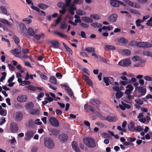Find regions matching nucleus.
Returning a JSON list of instances; mask_svg holds the SVG:
<instances>
[{"mask_svg": "<svg viewBox=\"0 0 152 152\" xmlns=\"http://www.w3.org/2000/svg\"><path fill=\"white\" fill-rule=\"evenodd\" d=\"M72 0H64L65 5L66 7H69L68 10L69 12L72 15H74L75 13L74 11L77 9L75 7H73L72 3H71Z\"/></svg>", "mask_w": 152, "mask_h": 152, "instance_id": "f257e3e1", "label": "nucleus"}, {"mask_svg": "<svg viewBox=\"0 0 152 152\" xmlns=\"http://www.w3.org/2000/svg\"><path fill=\"white\" fill-rule=\"evenodd\" d=\"M124 1L127 4L133 7L140 8L141 7L140 4L136 2L132 1L129 0H124Z\"/></svg>", "mask_w": 152, "mask_h": 152, "instance_id": "f03ea898", "label": "nucleus"}, {"mask_svg": "<svg viewBox=\"0 0 152 152\" xmlns=\"http://www.w3.org/2000/svg\"><path fill=\"white\" fill-rule=\"evenodd\" d=\"M131 63L130 60L128 58L124 59L119 62L118 65L125 67L129 66Z\"/></svg>", "mask_w": 152, "mask_h": 152, "instance_id": "7ed1b4c3", "label": "nucleus"}, {"mask_svg": "<svg viewBox=\"0 0 152 152\" xmlns=\"http://www.w3.org/2000/svg\"><path fill=\"white\" fill-rule=\"evenodd\" d=\"M49 121L52 125L55 127H58L59 126L58 121L54 117L50 118L49 119Z\"/></svg>", "mask_w": 152, "mask_h": 152, "instance_id": "20e7f679", "label": "nucleus"}, {"mask_svg": "<svg viewBox=\"0 0 152 152\" xmlns=\"http://www.w3.org/2000/svg\"><path fill=\"white\" fill-rule=\"evenodd\" d=\"M18 101L20 102H25L27 100V96L24 94H20L17 97Z\"/></svg>", "mask_w": 152, "mask_h": 152, "instance_id": "39448f33", "label": "nucleus"}, {"mask_svg": "<svg viewBox=\"0 0 152 152\" xmlns=\"http://www.w3.org/2000/svg\"><path fill=\"white\" fill-rule=\"evenodd\" d=\"M103 80L106 86L109 85L110 83L112 84L114 82L113 78L111 77H105L103 78Z\"/></svg>", "mask_w": 152, "mask_h": 152, "instance_id": "423d86ee", "label": "nucleus"}, {"mask_svg": "<svg viewBox=\"0 0 152 152\" xmlns=\"http://www.w3.org/2000/svg\"><path fill=\"white\" fill-rule=\"evenodd\" d=\"M126 90L125 91L126 94L127 95H129L132 93V91L134 89L132 86L131 84L128 85L126 87Z\"/></svg>", "mask_w": 152, "mask_h": 152, "instance_id": "0eeeda50", "label": "nucleus"}, {"mask_svg": "<svg viewBox=\"0 0 152 152\" xmlns=\"http://www.w3.org/2000/svg\"><path fill=\"white\" fill-rule=\"evenodd\" d=\"M15 120L17 121H20L22 119L23 115L20 112H17L15 114Z\"/></svg>", "mask_w": 152, "mask_h": 152, "instance_id": "6e6552de", "label": "nucleus"}, {"mask_svg": "<svg viewBox=\"0 0 152 152\" xmlns=\"http://www.w3.org/2000/svg\"><path fill=\"white\" fill-rule=\"evenodd\" d=\"M117 40L118 42L123 44H126L128 43V40L123 37H122L120 38L117 37Z\"/></svg>", "mask_w": 152, "mask_h": 152, "instance_id": "1a4fd4ad", "label": "nucleus"}, {"mask_svg": "<svg viewBox=\"0 0 152 152\" xmlns=\"http://www.w3.org/2000/svg\"><path fill=\"white\" fill-rule=\"evenodd\" d=\"M118 119L116 116L111 117L110 116H107L105 118V120L109 122H115Z\"/></svg>", "mask_w": 152, "mask_h": 152, "instance_id": "9d476101", "label": "nucleus"}, {"mask_svg": "<svg viewBox=\"0 0 152 152\" xmlns=\"http://www.w3.org/2000/svg\"><path fill=\"white\" fill-rule=\"evenodd\" d=\"M10 128L11 131L13 132H16L18 130V126L15 123L11 124Z\"/></svg>", "mask_w": 152, "mask_h": 152, "instance_id": "9b49d317", "label": "nucleus"}, {"mask_svg": "<svg viewBox=\"0 0 152 152\" xmlns=\"http://www.w3.org/2000/svg\"><path fill=\"white\" fill-rule=\"evenodd\" d=\"M58 138L61 141L66 142L68 139V136L66 134H63L59 135Z\"/></svg>", "mask_w": 152, "mask_h": 152, "instance_id": "f8f14e48", "label": "nucleus"}, {"mask_svg": "<svg viewBox=\"0 0 152 152\" xmlns=\"http://www.w3.org/2000/svg\"><path fill=\"white\" fill-rule=\"evenodd\" d=\"M117 17V15L114 13L109 16L108 19L111 22H114L116 20Z\"/></svg>", "mask_w": 152, "mask_h": 152, "instance_id": "ddd939ff", "label": "nucleus"}, {"mask_svg": "<svg viewBox=\"0 0 152 152\" xmlns=\"http://www.w3.org/2000/svg\"><path fill=\"white\" fill-rule=\"evenodd\" d=\"M34 133L33 132L29 131L27 132L26 134L25 139L27 140H29L34 135Z\"/></svg>", "mask_w": 152, "mask_h": 152, "instance_id": "4468645a", "label": "nucleus"}, {"mask_svg": "<svg viewBox=\"0 0 152 152\" xmlns=\"http://www.w3.org/2000/svg\"><path fill=\"white\" fill-rule=\"evenodd\" d=\"M20 28L21 32L24 35L26 34V28L25 25L23 23H21L20 24Z\"/></svg>", "mask_w": 152, "mask_h": 152, "instance_id": "2eb2a0df", "label": "nucleus"}, {"mask_svg": "<svg viewBox=\"0 0 152 152\" xmlns=\"http://www.w3.org/2000/svg\"><path fill=\"white\" fill-rule=\"evenodd\" d=\"M110 4L113 6L118 7L119 6V0H111Z\"/></svg>", "mask_w": 152, "mask_h": 152, "instance_id": "dca6fc26", "label": "nucleus"}, {"mask_svg": "<svg viewBox=\"0 0 152 152\" xmlns=\"http://www.w3.org/2000/svg\"><path fill=\"white\" fill-rule=\"evenodd\" d=\"M52 47L54 48H58L59 46V42L56 40H54L51 41Z\"/></svg>", "mask_w": 152, "mask_h": 152, "instance_id": "f3484780", "label": "nucleus"}, {"mask_svg": "<svg viewBox=\"0 0 152 152\" xmlns=\"http://www.w3.org/2000/svg\"><path fill=\"white\" fill-rule=\"evenodd\" d=\"M132 97V96L130 94L127 95V96L124 98V101L126 103H131L132 102L131 99Z\"/></svg>", "mask_w": 152, "mask_h": 152, "instance_id": "a211bd4d", "label": "nucleus"}, {"mask_svg": "<svg viewBox=\"0 0 152 152\" xmlns=\"http://www.w3.org/2000/svg\"><path fill=\"white\" fill-rule=\"evenodd\" d=\"M138 90L139 92L142 94L141 96L144 95V94H145L146 91V89L143 88L142 87L139 86L138 88Z\"/></svg>", "mask_w": 152, "mask_h": 152, "instance_id": "6ab92c4d", "label": "nucleus"}, {"mask_svg": "<svg viewBox=\"0 0 152 152\" xmlns=\"http://www.w3.org/2000/svg\"><path fill=\"white\" fill-rule=\"evenodd\" d=\"M44 37V34L43 33H42L41 34L34 35L33 38L34 40H39L40 39V38H43Z\"/></svg>", "mask_w": 152, "mask_h": 152, "instance_id": "aec40b11", "label": "nucleus"}, {"mask_svg": "<svg viewBox=\"0 0 152 152\" xmlns=\"http://www.w3.org/2000/svg\"><path fill=\"white\" fill-rule=\"evenodd\" d=\"M72 146L73 149L76 152H80V150L77 143H72Z\"/></svg>", "mask_w": 152, "mask_h": 152, "instance_id": "412c9836", "label": "nucleus"}, {"mask_svg": "<svg viewBox=\"0 0 152 152\" xmlns=\"http://www.w3.org/2000/svg\"><path fill=\"white\" fill-rule=\"evenodd\" d=\"M104 49L107 50H113L115 49V47L111 45H105Z\"/></svg>", "mask_w": 152, "mask_h": 152, "instance_id": "4be33fe9", "label": "nucleus"}, {"mask_svg": "<svg viewBox=\"0 0 152 152\" xmlns=\"http://www.w3.org/2000/svg\"><path fill=\"white\" fill-rule=\"evenodd\" d=\"M21 47L20 46L19 47V49L17 48H15L13 50H12L11 53H12L13 54L15 55L16 54L17 55H19L21 53V51L20 50Z\"/></svg>", "mask_w": 152, "mask_h": 152, "instance_id": "5701e85b", "label": "nucleus"}, {"mask_svg": "<svg viewBox=\"0 0 152 152\" xmlns=\"http://www.w3.org/2000/svg\"><path fill=\"white\" fill-rule=\"evenodd\" d=\"M83 0H74L73 2L72 3V6L73 7H75V4L79 5L82 4H83Z\"/></svg>", "mask_w": 152, "mask_h": 152, "instance_id": "b1692460", "label": "nucleus"}, {"mask_svg": "<svg viewBox=\"0 0 152 152\" xmlns=\"http://www.w3.org/2000/svg\"><path fill=\"white\" fill-rule=\"evenodd\" d=\"M83 142H94V139L91 137H87L83 139Z\"/></svg>", "mask_w": 152, "mask_h": 152, "instance_id": "393cba45", "label": "nucleus"}, {"mask_svg": "<svg viewBox=\"0 0 152 152\" xmlns=\"http://www.w3.org/2000/svg\"><path fill=\"white\" fill-rule=\"evenodd\" d=\"M89 102L91 104H93V102H94L97 104H99L101 103V102L98 99H91Z\"/></svg>", "mask_w": 152, "mask_h": 152, "instance_id": "a878e982", "label": "nucleus"}, {"mask_svg": "<svg viewBox=\"0 0 152 152\" xmlns=\"http://www.w3.org/2000/svg\"><path fill=\"white\" fill-rule=\"evenodd\" d=\"M7 9L5 7L1 6L0 7V13L7 15Z\"/></svg>", "mask_w": 152, "mask_h": 152, "instance_id": "bb28decb", "label": "nucleus"}, {"mask_svg": "<svg viewBox=\"0 0 152 152\" xmlns=\"http://www.w3.org/2000/svg\"><path fill=\"white\" fill-rule=\"evenodd\" d=\"M25 106L26 109L30 110L34 107V104L32 102H30L26 104Z\"/></svg>", "mask_w": 152, "mask_h": 152, "instance_id": "cd10ccee", "label": "nucleus"}, {"mask_svg": "<svg viewBox=\"0 0 152 152\" xmlns=\"http://www.w3.org/2000/svg\"><path fill=\"white\" fill-rule=\"evenodd\" d=\"M83 21L86 22L91 23L93 22V20L87 17H84L82 18Z\"/></svg>", "mask_w": 152, "mask_h": 152, "instance_id": "c85d7f7f", "label": "nucleus"}, {"mask_svg": "<svg viewBox=\"0 0 152 152\" xmlns=\"http://www.w3.org/2000/svg\"><path fill=\"white\" fill-rule=\"evenodd\" d=\"M76 13L80 15H86V12L84 11L79 9L76 10Z\"/></svg>", "mask_w": 152, "mask_h": 152, "instance_id": "c756f323", "label": "nucleus"}, {"mask_svg": "<svg viewBox=\"0 0 152 152\" xmlns=\"http://www.w3.org/2000/svg\"><path fill=\"white\" fill-rule=\"evenodd\" d=\"M27 32L28 35L31 36H34L35 34L34 31L32 28H28L27 30Z\"/></svg>", "mask_w": 152, "mask_h": 152, "instance_id": "7c9ffc66", "label": "nucleus"}, {"mask_svg": "<svg viewBox=\"0 0 152 152\" xmlns=\"http://www.w3.org/2000/svg\"><path fill=\"white\" fill-rule=\"evenodd\" d=\"M51 132L54 135L57 136L60 134L59 130L56 129H51Z\"/></svg>", "mask_w": 152, "mask_h": 152, "instance_id": "2f4dec72", "label": "nucleus"}, {"mask_svg": "<svg viewBox=\"0 0 152 152\" xmlns=\"http://www.w3.org/2000/svg\"><path fill=\"white\" fill-rule=\"evenodd\" d=\"M37 6L39 8L43 10L46 9L48 7V6L42 3L39 4Z\"/></svg>", "mask_w": 152, "mask_h": 152, "instance_id": "473e14b6", "label": "nucleus"}, {"mask_svg": "<svg viewBox=\"0 0 152 152\" xmlns=\"http://www.w3.org/2000/svg\"><path fill=\"white\" fill-rule=\"evenodd\" d=\"M143 55L152 57V52L144 50L142 52Z\"/></svg>", "mask_w": 152, "mask_h": 152, "instance_id": "72a5a7b5", "label": "nucleus"}, {"mask_svg": "<svg viewBox=\"0 0 152 152\" xmlns=\"http://www.w3.org/2000/svg\"><path fill=\"white\" fill-rule=\"evenodd\" d=\"M0 22L4 24H6L10 26H11V24L6 19L4 18L0 19Z\"/></svg>", "mask_w": 152, "mask_h": 152, "instance_id": "f704fd0d", "label": "nucleus"}, {"mask_svg": "<svg viewBox=\"0 0 152 152\" xmlns=\"http://www.w3.org/2000/svg\"><path fill=\"white\" fill-rule=\"evenodd\" d=\"M131 53V51L128 49L124 50L122 53L123 55H126L127 56H129Z\"/></svg>", "mask_w": 152, "mask_h": 152, "instance_id": "c9c22d12", "label": "nucleus"}, {"mask_svg": "<svg viewBox=\"0 0 152 152\" xmlns=\"http://www.w3.org/2000/svg\"><path fill=\"white\" fill-rule=\"evenodd\" d=\"M45 146L49 149H52L54 146V143H44Z\"/></svg>", "mask_w": 152, "mask_h": 152, "instance_id": "e433bc0d", "label": "nucleus"}, {"mask_svg": "<svg viewBox=\"0 0 152 152\" xmlns=\"http://www.w3.org/2000/svg\"><path fill=\"white\" fill-rule=\"evenodd\" d=\"M134 124L132 122L130 123L128 125V129L130 131H134Z\"/></svg>", "mask_w": 152, "mask_h": 152, "instance_id": "4c0bfd02", "label": "nucleus"}, {"mask_svg": "<svg viewBox=\"0 0 152 152\" xmlns=\"http://www.w3.org/2000/svg\"><path fill=\"white\" fill-rule=\"evenodd\" d=\"M134 42V44L137 45L139 47L144 48V42H140L138 43L137 41H133V42Z\"/></svg>", "mask_w": 152, "mask_h": 152, "instance_id": "58836bf2", "label": "nucleus"}, {"mask_svg": "<svg viewBox=\"0 0 152 152\" xmlns=\"http://www.w3.org/2000/svg\"><path fill=\"white\" fill-rule=\"evenodd\" d=\"M30 113L32 115H39V110L38 109H34L30 111Z\"/></svg>", "mask_w": 152, "mask_h": 152, "instance_id": "ea45409f", "label": "nucleus"}, {"mask_svg": "<svg viewBox=\"0 0 152 152\" xmlns=\"http://www.w3.org/2000/svg\"><path fill=\"white\" fill-rule=\"evenodd\" d=\"M123 93L121 91H117L115 94V96L117 99L120 98L123 95Z\"/></svg>", "mask_w": 152, "mask_h": 152, "instance_id": "a19ab883", "label": "nucleus"}, {"mask_svg": "<svg viewBox=\"0 0 152 152\" xmlns=\"http://www.w3.org/2000/svg\"><path fill=\"white\" fill-rule=\"evenodd\" d=\"M85 50L86 51L89 53H94L95 52V48L93 47H87Z\"/></svg>", "mask_w": 152, "mask_h": 152, "instance_id": "79ce46f5", "label": "nucleus"}, {"mask_svg": "<svg viewBox=\"0 0 152 152\" xmlns=\"http://www.w3.org/2000/svg\"><path fill=\"white\" fill-rule=\"evenodd\" d=\"M84 108L85 110L88 109L89 110L92 112H93L94 111L93 108L92 106L86 104L85 105Z\"/></svg>", "mask_w": 152, "mask_h": 152, "instance_id": "37998d69", "label": "nucleus"}, {"mask_svg": "<svg viewBox=\"0 0 152 152\" xmlns=\"http://www.w3.org/2000/svg\"><path fill=\"white\" fill-rule=\"evenodd\" d=\"M50 83L54 84H56L57 83L56 78L53 76H52L50 77Z\"/></svg>", "mask_w": 152, "mask_h": 152, "instance_id": "c03bdc74", "label": "nucleus"}, {"mask_svg": "<svg viewBox=\"0 0 152 152\" xmlns=\"http://www.w3.org/2000/svg\"><path fill=\"white\" fill-rule=\"evenodd\" d=\"M91 26L94 28H99L102 26V25L100 23H94L91 24Z\"/></svg>", "mask_w": 152, "mask_h": 152, "instance_id": "a18cd8bd", "label": "nucleus"}, {"mask_svg": "<svg viewBox=\"0 0 152 152\" xmlns=\"http://www.w3.org/2000/svg\"><path fill=\"white\" fill-rule=\"evenodd\" d=\"M58 7L62 9H64L65 8L66 6L64 3L62 2H59L57 4Z\"/></svg>", "mask_w": 152, "mask_h": 152, "instance_id": "49530a36", "label": "nucleus"}, {"mask_svg": "<svg viewBox=\"0 0 152 152\" xmlns=\"http://www.w3.org/2000/svg\"><path fill=\"white\" fill-rule=\"evenodd\" d=\"M27 124L29 126L31 127H33L34 125V121L32 119L28 120V121Z\"/></svg>", "mask_w": 152, "mask_h": 152, "instance_id": "de8ad7c7", "label": "nucleus"}, {"mask_svg": "<svg viewBox=\"0 0 152 152\" xmlns=\"http://www.w3.org/2000/svg\"><path fill=\"white\" fill-rule=\"evenodd\" d=\"M132 60L134 62H136L137 61H139L141 60V58H140L139 56H133L132 58Z\"/></svg>", "mask_w": 152, "mask_h": 152, "instance_id": "09e8293b", "label": "nucleus"}, {"mask_svg": "<svg viewBox=\"0 0 152 152\" xmlns=\"http://www.w3.org/2000/svg\"><path fill=\"white\" fill-rule=\"evenodd\" d=\"M7 110L4 109L0 110V114L2 116H6L7 115Z\"/></svg>", "mask_w": 152, "mask_h": 152, "instance_id": "8fccbe9b", "label": "nucleus"}, {"mask_svg": "<svg viewBox=\"0 0 152 152\" xmlns=\"http://www.w3.org/2000/svg\"><path fill=\"white\" fill-rule=\"evenodd\" d=\"M54 34L58 35L62 38H65L67 37V36L66 35H64L63 34L60 32H57V31H54Z\"/></svg>", "mask_w": 152, "mask_h": 152, "instance_id": "3c124183", "label": "nucleus"}, {"mask_svg": "<svg viewBox=\"0 0 152 152\" xmlns=\"http://www.w3.org/2000/svg\"><path fill=\"white\" fill-rule=\"evenodd\" d=\"M126 138L128 142H134L136 140V139L135 138L133 137H127Z\"/></svg>", "mask_w": 152, "mask_h": 152, "instance_id": "603ef678", "label": "nucleus"}, {"mask_svg": "<svg viewBox=\"0 0 152 152\" xmlns=\"http://www.w3.org/2000/svg\"><path fill=\"white\" fill-rule=\"evenodd\" d=\"M44 140V142H53L52 139L49 137H45Z\"/></svg>", "mask_w": 152, "mask_h": 152, "instance_id": "864d4df0", "label": "nucleus"}, {"mask_svg": "<svg viewBox=\"0 0 152 152\" xmlns=\"http://www.w3.org/2000/svg\"><path fill=\"white\" fill-rule=\"evenodd\" d=\"M90 17L96 20H99L100 19L99 16L97 15L91 14L90 15Z\"/></svg>", "mask_w": 152, "mask_h": 152, "instance_id": "5fc2aeb1", "label": "nucleus"}, {"mask_svg": "<svg viewBox=\"0 0 152 152\" xmlns=\"http://www.w3.org/2000/svg\"><path fill=\"white\" fill-rule=\"evenodd\" d=\"M88 147L93 148L96 146V143H84Z\"/></svg>", "mask_w": 152, "mask_h": 152, "instance_id": "6e6d98bb", "label": "nucleus"}, {"mask_svg": "<svg viewBox=\"0 0 152 152\" xmlns=\"http://www.w3.org/2000/svg\"><path fill=\"white\" fill-rule=\"evenodd\" d=\"M97 116L100 118V119L103 120H105V117L103 116L100 113L97 112Z\"/></svg>", "mask_w": 152, "mask_h": 152, "instance_id": "4d7b16f0", "label": "nucleus"}, {"mask_svg": "<svg viewBox=\"0 0 152 152\" xmlns=\"http://www.w3.org/2000/svg\"><path fill=\"white\" fill-rule=\"evenodd\" d=\"M144 44V48H149L152 47V45L149 42H145Z\"/></svg>", "mask_w": 152, "mask_h": 152, "instance_id": "13d9d810", "label": "nucleus"}, {"mask_svg": "<svg viewBox=\"0 0 152 152\" xmlns=\"http://www.w3.org/2000/svg\"><path fill=\"white\" fill-rule=\"evenodd\" d=\"M134 101L136 103L140 105H142L143 104V101L140 99H135Z\"/></svg>", "mask_w": 152, "mask_h": 152, "instance_id": "bf43d9fd", "label": "nucleus"}, {"mask_svg": "<svg viewBox=\"0 0 152 152\" xmlns=\"http://www.w3.org/2000/svg\"><path fill=\"white\" fill-rule=\"evenodd\" d=\"M129 12L132 13L139 14L140 13L136 10L133 9H130L129 10Z\"/></svg>", "mask_w": 152, "mask_h": 152, "instance_id": "052dcab7", "label": "nucleus"}, {"mask_svg": "<svg viewBox=\"0 0 152 152\" xmlns=\"http://www.w3.org/2000/svg\"><path fill=\"white\" fill-rule=\"evenodd\" d=\"M113 27L112 26H103L102 27V29L103 30H106L107 29L109 31H110L112 30L113 29Z\"/></svg>", "mask_w": 152, "mask_h": 152, "instance_id": "680f3d73", "label": "nucleus"}, {"mask_svg": "<svg viewBox=\"0 0 152 152\" xmlns=\"http://www.w3.org/2000/svg\"><path fill=\"white\" fill-rule=\"evenodd\" d=\"M66 90H67L68 94L70 96H73V94L72 91V89L70 88H68L67 89V88Z\"/></svg>", "mask_w": 152, "mask_h": 152, "instance_id": "e2e57ef3", "label": "nucleus"}, {"mask_svg": "<svg viewBox=\"0 0 152 152\" xmlns=\"http://www.w3.org/2000/svg\"><path fill=\"white\" fill-rule=\"evenodd\" d=\"M13 39H14L15 43L18 44L19 42V39L18 37L16 36H14L13 37Z\"/></svg>", "mask_w": 152, "mask_h": 152, "instance_id": "0e129e2a", "label": "nucleus"}, {"mask_svg": "<svg viewBox=\"0 0 152 152\" xmlns=\"http://www.w3.org/2000/svg\"><path fill=\"white\" fill-rule=\"evenodd\" d=\"M28 88L31 91H35L36 90V88L32 85H30L28 86Z\"/></svg>", "mask_w": 152, "mask_h": 152, "instance_id": "69168bd1", "label": "nucleus"}, {"mask_svg": "<svg viewBox=\"0 0 152 152\" xmlns=\"http://www.w3.org/2000/svg\"><path fill=\"white\" fill-rule=\"evenodd\" d=\"M31 7L32 9L35 10L36 11L38 12H40V9L37 7H36L34 6H32Z\"/></svg>", "mask_w": 152, "mask_h": 152, "instance_id": "338daca9", "label": "nucleus"}, {"mask_svg": "<svg viewBox=\"0 0 152 152\" xmlns=\"http://www.w3.org/2000/svg\"><path fill=\"white\" fill-rule=\"evenodd\" d=\"M144 78L147 81H152V77L148 76H145L144 77Z\"/></svg>", "mask_w": 152, "mask_h": 152, "instance_id": "774afa93", "label": "nucleus"}]
</instances>
